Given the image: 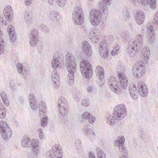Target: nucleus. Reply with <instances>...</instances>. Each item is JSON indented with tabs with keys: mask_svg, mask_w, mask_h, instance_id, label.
I'll return each instance as SVG.
<instances>
[{
	"mask_svg": "<svg viewBox=\"0 0 158 158\" xmlns=\"http://www.w3.org/2000/svg\"><path fill=\"white\" fill-rule=\"evenodd\" d=\"M119 82L118 79L114 77H109L108 79V83L111 90L116 94H119L122 91V88L124 89L128 86V80L125 73L122 72L118 73Z\"/></svg>",
	"mask_w": 158,
	"mask_h": 158,
	"instance_id": "1",
	"label": "nucleus"
},
{
	"mask_svg": "<svg viewBox=\"0 0 158 158\" xmlns=\"http://www.w3.org/2000/svg\"><path fill=\"white\" fill-rule=\"evenodd\" d=\"M150 51L148 47L143 48L141 57L142 61H137L133 68L132 73L135 77L140 78L145 72L144 63H146L150 56Z\"/></svg>",
	"mask_w": 158,
	"mask_h": 158,
	"instance_id": "2",
	"label": "nucleus"
},
{
	"mask_svg": "<svg viewBox=\"0 0 158 158\" xmlns=\"http://www.w3.org/2000/svg\"><path fill=\"white\" fill-rule=\"evenodd\" d=\"M143 44V37L140 35H137L134 39L130 40L127 48L129 56L132 58L134 57L137 52H140Z\"/></svg>",
	"mask_w": 158,
	"mask_h": 158,
	"instance_id": "3",
	"label": "nucleus"
},
{
	"mask_svg": "<svg viewBox=\"0 0 158 158\" xmlns=\"http://www.w3.org/2000/svg\"><path fill=\"white\" fill-rule=\"evenodd\" d=\"M66 56V63L67 67V70L69 72L68 76V82L70 85H72L74 82V74L76 70V64L75 59L73 57H71L68 54Z\"/></svg>",
	"mask_w": 158,
	"mask_h": 158,
	"instance_id": "4",
	"label": "nucleus"
},
{
	"mask_svg": "<svg viewBox=\"0 0 158 158\" xmlns=\"http://www.w3.org/2000/svg\"><path fill=\"white\" fill-rule=\"evenodd\" d=\"M21 145L24 147H31L33 154L36 156L39 155L40 147L39 142L36 139L31 140L28 137L24 136L21 141Z\"/></svg>",
	"mask_w": 158,
	"mask_h": 158,
	"instance_id": "5",
	"label": "nucleus"
},
{
	"mask_svg": "<svg viewBox=\"0 0 158 158\" xmlns=\"http://www.w3.org/2000/svg\"><path fill=\"white\" fill-rule=\"evenodd\" d=\"M64 103L58 105L59 113L56 117L59 123H64L66 120V116L68 114V108L67 101H64Z\"/></svg>",
	"mask_w": 158,
	"mask_h": 158,
	"instance_id": "6",
	"label": "nucleus"
},
{
	"mask_svg": "<svg viewBox=\"0 0 158 158\" xmlns=\"http://www.w3.org/2000/svg\"><path fill=\"white\" fill-rule=\"evenodd\" d=\"M80 70L84 77L89 79L92 76L93 71L91 64L88 60H84L80 63Z\"/></svg>",
	"mask_w": 158,
	"mask_h": 158,
	"instance_id": "7",
	"label": "nucleus"
},
{
	"mask_svg": "<svg viewBox=\"0 0 158 158\" xmlns=\"http://www.w3.org/2000/svg\"><path fill=\"white\" fill-rule=\"evenodd\" d=\"M114 118L115 120H120L123 119L127 114L126 106L123 104L117 105L114 109Z\"/></svg>",
	"mask_w": 158,
	"mask_h": 158,
	"instance_id": "8",
	"label": "nucleus"
},
{
	"mask_svg": "<svg viewBox=\"0 0 158 158\" xmlns=\"http://www.w3.org/2000/svg\"><path fill=\"white\" fill-rule=\"evenodd\" d=\"M105 15L102 12L96 10H92L90 12L89 18L92 24L94 26H97L100 22L101 17Z\"/></svg>",
	"mask_w": 158,
	"mask_h": 158,
	"instance_id": "9",
	"label": "nucleus"
},
{
	"mask_svg": "<svg viewBox=\"0 0 158 158\" xmlns=\"http://www.w3.org/2000/svg\"><path fill=\"white\" fill-rule=\"evenodd\" d=\"M72 19L74 23L81 25L84 22L83 14L82 9L79 7H76L73 13Z\"/></svg>",
	"mask_w": 158,
	"mask_h": 158,
	"instance_id": "10",
	"label": "nucleus"
},
{
	"mask_svg": "<svg viewBox=\"0 0 158 158\" xmlns=\"http://www.w3.org/2000/svg\"><path fill=\"white\" fill-rule=\"evenodd\" d=\"M4 16L8 23L6 20H2V23L5 25L8 24L12 20L13 17V12L12 8L10 5L6 7L3 10Z\"/></svg>",
	"mask_w": 158,
	"mask_h": 158,
	"instance_id": "11",
	"label": "nucleus"
},
{
	"mask_svg": "<svg viewBox=\"0 0 158 158\" xmlns=\"http://www.w3.org/2000/svg\"><path fill=\"white\" fill-rule=\"evenodd\" d=\"M39 34L37 30L35 28L32 29L29 35L30 43L32 47H34L37 43L38 40Z\"/></svg>",
	"mask_w": 158,
	"mask_h": 158,
	"instance_id": "12",
	"label": "nucleus"
},
{
	"mask_svg": "<svg viewBox=\"0 0 158 158\" xmlns=\"http://www.w3.org/2000/svg\"><path fill=\"white\" fill-rule=\"evenodd\" d=\"M98 48L101 56L104 59L106 58L108 54V47L106 43L104 41L100 43Z\"/></svg>",
	"mask_w": 158,
	"mask_h": 158,
	"instance_id": "13",
	"label": "nucleus"
},
{
	"mask_svg": "<svg viewBox=\"0 0 158 158\" xmlns=\"http://www.w3.org/2000/svg\"><path fill=\"white\" fill-rule=\"evenodd\" d=\"M137 88L139 93L143 97L147 95L148 92L147 86L143 81H140L138 83Z\"/></svg>",
	"mask_w": 158,
	"mask_h": 158,
	"instance_id": "14",
	"label": "nucleus"
},
{
	"mask_svg": "<svg viewBox=\"0 0 158 158\" xmlns=\"http://www.w3.org/2000/svg\"><path fill=\"white\" fill-rule=\"evenodd\" d=\"M96 75L97 77L101 80L100 81H98V86H102L104 84L102 81V79L104 77V69L101 66H98L96 68Z\"/></svg>",
	"mask_w": 158,
	"mask_h": 158,
	"instance_id": "15",
	"label": "nucleus"
},
{
	"mask_svg": "<svg viewBox=\"0 0 158 158\" xmlns=\"http://www.w3.org/2000/svg\"><path fill=\"white\" fill-rule=\"evenodd\" d=\"M52 80L54 87L58 89L60 86V78L56 70H54L52 73Z\"/></svg>",
	"mask_w": 158,
	"mask_h": 158,
	"instance_id": "16",
	"label": "nucleus"
},
{
	"mask_svg": "<svg viewBox=\"0 0 158 158\" xmlns=\"http://www.w3.org/2000/svg\"><path fill=\"white\" fill-rule=\"evenodd\" d=\"M110 0H102L99 4L100 11L102 12V13L105 15V17L107 16L108 10L106 5H108L110 4Z\"/></svg>",
	"mask_w": 158,
	"mask_h": 158,
	"instance_id": "17",
	"label": "nucleus"
},
{
	"mask_svg": "<svg viewBox=\"0 0 158 158\" xmlns=\"http://www.w3.org/2000/svg\"><path fill=\"white\" fill-rule=\"evenodd\" d=\"M15 29V27L12 25H9L7 28L10 40L12 42L15 41L16 39V35Z\"/></svg>",
	"mask_w": 158,
	"mask_h": 158,
	"instance_id": "18",
	"label": "nucleus"
},
{
	"mask_svg": "<svg viewBox=\"0 0 158 158\" xmlns=\"http://www.w3.org/2000/svg\"><path fill=\"white\" fill-rule=\"evenodd\" d=\"M145 15L143 11L138 10L135 16V21L137 23L140 25L143 23Z\"/></svg>",
	"mask_w": 158,
	"mask_h": 158,
	"instance_id": "19",
	"label": "nucleus"
},
{
	"mask_svg": "<svg viewBox=\"0 0 158 158\" xmlns=\"http://www.w3.org/2000/svg\"><path fill=\"white\" fill-rule=\"evenodd\" d=\"M82 50L87 56H90L92 54V50L91 49V46L86 41H84L83 42Z\"/></svg>",
	"mask_w": 158,
	"mask_h": 158,
	"instance_id": "20",
	"label": "nucleus"
},
{
	"mask_svg": "<svg viewBox=\"0 0 158 158\" xmlns=\"http://www.w3.org/2000/svg\"><path fill=\"white\" fill-rule=\"evenodd\" d=\"M137 1L138 2H141L144 6L150 3V7L153 10L155 9L156 7V0H137Z\"/></svg>",
	"mask_w": 158,
	"mask_h": 158,
	"instance_id": "21",
	"label": "nucleus"
},
{
	"mask_svg": "<svg viewBox=\"0 0 158 158\" xmlns=\"http://www.w3.org/2000/svg\"><path fill=\"white\" fill-rule=\"evenodd\" d=\"M90 125L88 124L85 127L84 130L86 135L90 139V140H91L93 137H94V136L95 135V134L93 131L90 129Z\"/></svg>",
	"mask_w": 158,
	"mask_h": 158,
	"instance_id": "22",
	"label": "nucleus"
},
{
	"mask_svg": "<svg viewBox=\"0 0 158 158\" xmlns=\"http://www.w3.org/2000/svg\"><path fill=\"white\" fill-rule=\"evenodd\" d=\"M7 129L0 131L3 139L6 140L11 137L12 133L10 128Z\"/></svg>",
	"mask_w": 158,
	"mask_h": 158,
	"instance_id": "23",
	"label": "nucleus"
},
{
	"mask_svg": "<svg viewBox=\"0 0 158 158\" xmlns=\"http://www.w3.org/2000/svg\"><path fill=\"white\" fill-rule=\"evenodd\" d=\"M129 87V91L131 97L134 99H136L138 98L136 87L133 84L131 85Z\"/></svg>",
	"mask_w": 158,
	"mask_h": 158,
	"instance_id": "24",
	"label": "nucleus"
},
{
	"mask_svg": "<svg viewBox=\"0 0 158 158\" xmlns=\"http://www.w3.org/2000/svg\"><path fill=\"white\" fill-rule=\"evenodd\" d=\"M29 102L31 107L33 110L37 109L36 102L35 99L34 95L32 93H30L29 95Z\"/></svg>",
	"mask_w": 158,
	"mask_h": 158,
	"instance_id": "25",
	"label": "nucleus"
},
{
	"mask_svg": "<svg viewBox=\"0 0 158 158\" xmlns=\"http://www.w3.org/2000/svg\"><path fill=\"white\" fill-rule=\"evenodd\" d=\"M114 114L112 115H108L105 117L106 122L110 126H114L115 123Z\"/></svg>",
	"mask_w": 158,
	"mask_h": 158,
	"instance_id": "26",
	"label": "nucleus"
},
{
	"mask_svg": "<svg viewBox=\"0 0 158 158\" xmlns=\"http://www.w3.org/2000/svg\"><path fill=\"white\" fill-rule=\"evenodd\" d=\"M46 104L44 102H40L38 106V108L39 110V114H42L43 115L46 111V108L45 107Z\"/></svg>",
	"mask_w": 158,
	"mask_h": 158,
	"instance_id": "27",
	"label": "nucleus"
},
{
	"mask_svg": "<svg viewBox=\"0 0 158 158\" xmlns=\"http://www.w3.org/2000/svg\"><path fill=\"white\" fill-rule=\"evenodd\" d=\"M52 149H56V151L55 152V158H62V157L63 155L61 148L59 147L58 145L56 146H53Z\"/></svg>",
	"mask_w": 158,
	"mask_h": 158,
	"instance_id": "28",
	"label": "nucleus"
},
{
	"mask_svg": "<svg viewBox=\"0 0 158 158\" xmlns=\"http://www.w3.org/2000/svg\"><path fill=\"white\" fill-rule=\"evenodd\" d=\"M54 152H53L52 150H49L46 153V157L47 158H55V152L56 151V149H53Z\"/></svg>",
	"mask_w": 158,
	"mask_h": 158,
	"instance_id": "29",
	"label": "nucleus"
},
{
	"mask_svg": "<svg viewBox=\"0 0 158 158\" xmlns=\"http://www.w3.org/2000/svg\"><path fill=\"white\" fill-rule=\"evenodd\" d=\"M0 96L5 105L7 106L9 105V100L5 92H1Z\"/></svg>",
	"mask_w": 158,
	"mask_h": 158,
	"instance_id": "30",
	"label": "nucleus"
},
{
	"mask_svg": "<svg viewBox=\"0 0 158 158\" xmlns=\"http://www.w3.org/2000/svg\"><path fill=\"white\" fill-rule=\"evenodd\" d=\"M59 14L58 12L55 11H52L50 14V18L54 21L58 22L59 21V19L58 16Z\"/></svg>",
	"mask_w": 158,
	"mask_h": 158,
	"instance_id": "31",
	"label": "nucleus"
},
{
	"mask_svg": "<svg viewBox=\"0 0 158 158\" xmlns=\"http://www.w3.org/2000/svg\"><path fill=\"white\" fill-rule=\"evenodd\" d=\"M119 148L120 152H122L121 154L122 155H123V156H121L120 157L125 156L126 158H127V157L126 156L127 153L126 148L123 147V145L119 146Z\"/></svg>",
	"mask_w": 158,
	"mask_h": 158,
	"instance_id": "32",
	"label": "nucleus"
},
{
	"mask_svg": "<svg viewBox=\"0 0 158 158\" xmlns=\"http://www.w3.org/2000/svg\"><path fill=\"white\" fill-rule=\"evenodd\" d=\"M154 34L153 32H149L147 35L148 42L150 44H152L155 40Z\"/></svg>",
	"mask_w": 158,
	"mask_h": 158,
	"instance_id": "33",
	"label": "nucleus"
},
{
	"mask_svg": "<svg viewBox=\"0 0 158 158\" xmlns=\"http://www.w3.org/2000/svg\"><path fill=\"white\" fill-rule=\"evenodd\" d=\"M8 125L7 123L4 121L2 120L0 122V131H3L4 130L7 129V128H9Z\"/></svg>",
	"mask_w": 158,
	"mask_h": 158,
	"instance_id": "34",
	"label": "nucleus"
},
{
	"mask_svg": "<svg viewBox=\"0 0 158 158\" xmlns=\"http://www.w3.org/2000/svg\"><path fill=\"white\" fill-rule=\"evenodd\" d=\"M52 67L54 69H56L59 66L58 60L56 59H53L52 62Z\"/></svg>",
	"mask_w": 158,
	"mask_h": 158,
	"instance_id": "35",
	"label": "nucleus"
},
{
	"mask_svg": "<svg viewBox=\"0 0 158 158\" xmlns=\"http://www.w3.org/2000/svg\"><path fill=\"white\" fill-rule=\"evenodd\" d=\"M119 51V47L118 45H116L113 48V50L111 52V54L112 56L116 55Z\"/></svg>",
	"mask_w": 158,
	"mask_h": 158,
	"instance_id": "36",
	"label": "nucleus"
},
{
	"mask_svg": "<svg viewBox=\"0 0 158 158\" xmlns=\"http://www.w3.org/2000/svg\"><path fill=\"white\" fill-rule=\"evenodd\" d=\"M123 17V19L127 20L129 19V15L127 10V9H125L122 13Z\"/></svg>",
	"mask_w": 158,
	"mask_h": 158,
	"instance_id": "37",
	"label": "nucleus"
},
{
	"mask_svg": "<svg viewBox=\"0 0 158 158\" xmlns=\"http://www.w3.org/2000/svg\"><path fill=\"white\" fill-rule=\"evenodd\" d=\"M4 46V42L3 40L0 39V55L3 52V47Z\"/></svg>",
	"mask_w": 158,
	"mask_h": 158,
	"instance_id": "38",
	"label": "nucleus"
},
{
	"mask_svg": "<svg viewBox=\"0 0 158 158\" xmlns=\"http://www.w3.org/2000/svg\"><path fill=\"white\" fill-rule=\"evenodd\" d=\"M6 109L0 110V118L1 119L4 118L6 116Z\"/></svg>",
	"mask_w": 158,
	"mask_h": 158,
	"instance_id": "39",
	"label": "nucleus"
},
{
	"mask_svg": "<svg viewBox=\"0 0 158 158\" xmlns=\"http://www.w3.org/2000/svg\"><path fill=\"white\" fill-rule=\"evenodd\" d=\"M66 0H56L58 5L60 7H64L66 3Z\"/></svg>",
	"mask_w": 158,
	"mask_h": 158,
	"instance_id": "40",
	"label": "nucleus"
},
{
	"mask_svg": "<svg viewBox=\"0 0 158 158\" xmlns=\"http://www.w3.org/2000/svg\"><path fill=\"white\" fill-rule=\"evenodd\" d=\"M48 118L46 117H44L41 120V125L43 127H45L46 125L48 122Z\"/></svg>",
	"mask_w": 158,
	"mask_h": 158,
	"instance_id": "41",
	"label": "nucleus"
},
{
	"mask_svg": "<svg viewBox=\"0 0 158 158\" xmlns=\"http://www.w3.org/2000/svg\"><path fill=\"white\" fill-rule=\"evenodd\" d=\"M16 67L17 69V71L19 73H21L23 71V67L22 64L20 63H18L17 64Z\"/></svg>",
	"mask_w": 158,
	"mask_h": 158,
	"instance_id": "42",
	"label": "nucleus"
},
{
	"mask_svg": "<svg viewBox=\"0 0 158 158\" xmlns=\"http://www.w3.org/2000/svg\"><path fill=\"white\" fill-rule=\"evenodd\" d=\"M98 155L99 158H106L105 153L101 150L98 152Z\"/></svg>",
	"mask_w": 158,
	"mask_h": 158,
	"instance_id": "43",
	"label": "nucleus"
},
{
	"mask_svg": "<svg viewBox=\"0 0 158 158\" xmlns=\"http://www.w3.org/2000/svg\"><path fill=\"white\" fill-rule=\"evenodd\" d=\"M118 140V141L119 144L120 145H123L125 141V139L123 136H122L121 137L118 136L117 138Z\"/></svg>",
	"mask_w": 158,
	"mask_h": 158,
	"instance_id": "44",
	"label": "nucleus"
},
{
	"mask_svg": "<svg viewBox=\"0 0 158 158\" xmlns=\"http://www.w3.org/2000/svg\"><path fill=\"white\" fill-rule=\"evenodd\" d=\"M81 104L85 106H87L89 104V100L88 99H84L82 100Z\"/></svg>",
	"mask_w": 158,
	"mask_h": 158,
	"instance_id": "45",
	"label": "nucleus"
},
{
	"mask_svg": "<svg viewBox=\"0 0 158 158\" xmlns=\"http://www.w3.org/2000/svg\"><path fill=\"white\" fill-rule=\"evenodd\" d=\"M122 36L124 40L125 41H127L129 38L130 34L129 33L126 32L124 33Z\"/></svg>",
	"mask_w": 158,
	"mask_h": 158,
	"instance_id": "46",
	"label": "nucleus"
},
{
	"mask_svg": "<svg viewBox=\"0 0 158 158\" xmlns=\"http://www.w3.org/2000/svg\"><path fill=\"white\" fill-rule=\"evenodd\" d=\"M88 119L89 122L90 123H94L95 120V117L92 115L90 114Z\"/></svg>",
	"mask_w": 158,
	"mask_h": 158,
	"instance_id": "47",
	"label": "nucleus"
},
{
	"mask_svg": "<svg viewBox=\"0 0 158 158\" xmlns=\"http://www.w3.org/2000/svg\"><path fill=\"white\" fill-rule=\"evenodd\" d=\"M64 101H67L65 98L63 97L60 98L58 101V105H60V104L64 103Z\"/></svg>",
	"mask_w": 158,
	"mask_h": 158,
	"instance_id": "48",
	"label": "nucleus"
},
{
	"mask_svg": "<svg viewBox=\"0 0 158 158\" xmlns=\"http://www.w3.org/2000/svg\"><path fill=\"white\" fill-rule=\"evenodd\" d=\"M90 114L87 112H85L82 115V118L84 119H88Z\"/></svg>",
	"mask_w": 158,
	"mask_h": 158,
	"instance_id": "49",
	"label": "nucleus"
},
{
	"mask_svg": "<svg viewBox=\"0 0 158 158\" xmlns=\"http://www.w3.org/2000/svg\"><path fill=\"white\" fill-rule=\"evenodd\" d=\"M147 29L148 31L149 32H153V28L152 25L148 24L147 26ZM149 32H148V33Z\"/></svg>",
	"mask_w": 158,
	"mask_h": 158,
	"instance_id": "50",
	"label": "nucleus"
},
{
	"mask_svg": "<svg viewBox=\"0 0 158 158\" xmlns=\"http://www.w3.org/2000/svg\"><path fill=\"white\" fill-rule=\"evenodd\" d=\"M93 86L91 85L88 86L87 88V91L89 93H93Z\"/></svg>",
	"mask_w": 158,
	"mask_h": 158,
	"instance_id": "51",
	"label": "nucleus"
},
{
	"mask_svg": "<svg viewBox=\"0 0 158 158\" xmlns=\"http://www.w3.org/2000/svg\"><path fill=\"white\" fill-rule=\"evenodd\" d=\"M92 33L91 32L90 33H89V35L90 38L91 40H93V39H94L96 37V34L94 32L92 31Z\"/></svg>",
	"mask_w": 158,
	"mask_h": 158,
	"instance_id": "52",
	"label": "nucleus"
},
{
	"mask_svg": "<svg viewBox=\"0 0 158 158\" xmlns=\"http://www.w3.org/2000/svg\"><path fill=\"white\" fill-rule=\"evenodd\" d=\"M41 27H42V29L44 31H46L47 32H49V28L48 27L46 26L43 25L41 26Z\"/></svg>",
	"mask_w": 158,
	"mask_h": 158,
	"instance_id": "53",
	"label": "nucleus"
},
{
	"mask_svg": "<svg viewBox=\"0 0 158 158\" xmlns=\"http://www.w3.org/2000/svg\"><path fill=\"white\" fill-rule=\"evenodd\" d=\"M25 19L27 23H29L30 22V21L31 19V18L30 17H29V15L28 14H26L25 15Z\"/></svg>",
	"mask_w": 158,
	"mask_h": 158,
	"instance_id": "54",
	"label": "nucleus"
},
{
	"mask_svg": "<svg viewBox=\"0 0 158 158\" xmlns=\"http://www.w3.org/2000/svg\"><path fill=\"white\" fill-rule=\"evenodd\" d=\"M113 40V38L112 36L110 35L106 39V40L107 42H111Z\"/></svg>",
	"mask_w": 158,
	"mask_h": 158,
	"instance_id": "55",
	"label": "nucleus"
},
{
	"mask_svg": "<svg viewBox=\"0 0 158 158\" xmlns=\"http://www.w3.org/2000/svg\"><path fill=\"white\" fill-rule=\"evenodd\" d=\"M89 158H96L94 153L91 152H89Z\"/></svg>",
	"mask_w": 158,
	"mask_h": 158,
	"instance_id": "56",
	"label": "nucleus"
},
{
	"mask_svg": "<svg viewBox=\"0 0 158 158\" xmlns=\"http://www.w3.org/2000/svg\"><path fill=\"white\" fill-rule=\"evenodd\" d=\"M32 0H25V3L27 6L30 5L32 2Z\"/></svg>",
	"mask_w": 158,
	"mask_h": 158,
	"instance_id": "57",
	"label": "nucleus"
},
{
	"mask_svg": "<svg viewBox=\"0 0 158 158\" xmlns=\"http://www.w3.org/2000/svg\"><path fill=\"white\" fill-rule=\"evenodd\" d=\"M114 144L116 146L118 147L119 148V146H121L118 143V140L117 139L114 142Z\"/></svg>",
	"mask_w": 158,
	"mask_h": 158,
	"instance_id": "58",
	"label": "nucleus"
},
{
	"mask_svg": "<svg viewBox=\"0 0 158 158\" xmlns=\"http://www.w3.org/2000/svg\"><path fill=\"white\" fill-rule=\"evenodd\" d=\"M75 144L76 145V146H78V147H77V148H80L81 147V143H80V140H77L76 143H75Z\"/></svg>",
	"mask_w": 158,
	"mask_h": 158,
	"instance_id": "59",
	"label": "nucleus"
},
{
	"mask_svg": "<svg viewBox=\"0 0 158 158\" xmlns=\"http://www.w3.org/2000/svg\"><path fill=\"white\" fill-rule=\"evenodd\" d=\"M4 106L2 102H0V110L2 109V108L3 109H5V108L4 107Z\"/></svg>",
	"mask_w": 158,
	"mask_h": 158,
	"instance_id": "60",
	"label": "nucleus"
},
{
	"mask_svg": "<svg viewBox=\"0 0 158 158\" xmlns=\"http://www.w3.org/2000/svg\"><path fill=\"white\" fill-rule=\"evenodd\" d=\"M155 18H158V11L156 12L154 15V19Z\"/></svg>",
	"mask_w": 158,
	"mask_h": 158,
	"instance_id": "61",
	"label": "nucleus"
},
{
	"mask_svg": "<svg viewBox=\"0 0 158 158\" xmlns=\"http://www.w3.org/2000/svg\"><path fill=\"white\" fill-rule=\"evenodd\" d=\"M39 137L40 139H42L43 138V134H39Z\"/></svg>",
	"mask_w": 158,
	"mask_h": 158,
	"instance_id": "62",
	"label": "nucleus"
},
{
	"mask_svg": "<svg viewBox=\"0 0 158 158\" xmlns=\"http://www.w3.org/2000/svg\"><path fill=\"white\" fill-rule=\"evenodd\" d=\"M154 20L156 24L158 25V18H155Z\"/></svg>",
	"mask_w": 158,
	"mask_h": 158,
	"instance_id": "63",
	"label": "nucleus"
},
{
	"mask_svg": "<svg viewBox=\"0 0 158 158\" xmlns=\"http://www.w3.org/2000/svg\"><path fill=\"white\" fill-rule=\"evenodd\" d=\"M38 131L39 134H43L42 129L39 128L38 130Z\"/></svg>",
	"mask_w": 158,
	"mask_h": 158,
	"instance_id": "64",
	"label": "nucleus"
}]
</instances>
